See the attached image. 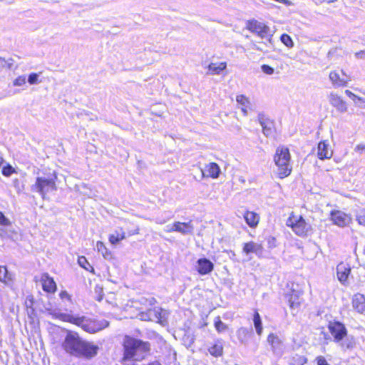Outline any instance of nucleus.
<instances>
[{
    "label": "nucleus",
    "mask_w": 365,
    "mask_h": 365,
    "mask_svg": "<svg viewBox=\"0 0 365 365\" xmlns=\"http://www.w3.org/2000/svg\"><path fill=\"white\" fill-rule=\"evenodd\" d=\"M259 123L264 135L267 137H272L274 133V123L269 119H262Z\"/></svg>",
    "instance_id": "23"
},
{
    "label": "nucleus",
    "mask_w": 365,
    "mask_h": 365,
    "mask_svg": "<svg viewBox=\"0 0 365 365\" xmlns=\"http://www.w3.org/2000/svg\"><path fill=\"white\" fill-rule=\"evenodd\" d=\"M247 29L252 33L256 34L259 37L271 41L272 34L270 29L263 22L255 19L250 20L247 24Z\"/></svg>",
    "instance_id": "7"
},
{
    "label": "nucleus",
    "mask_w": 365,
    "mask_h": 365,
    "mask_svg": "<svg viewBox=\"0 0 365 365\" xmlns=\"http://www.w3.org/2000/svg\"><path fill=\"white\" fill-rule=\"evenodd\" d=\"M223 347L220 344H215L209 349L210 354L215 357L220 356L222 354Z\"/></svg>",
    "instance_id": "31"
},
{
    "label": "nucleus",
    "mask_w": 365,
    "mask_h": 365,
    "mask_svg": "<svg viewBox=\"0 0 365 365\" xmlns=\"http://www.w3.org/2000/svg\"><path fill=\"white\" fill-rule=\"evenodd\" d=\"M286 225L291 228L292 232L299 236L305 237L311 231V225L299 214L292 212L286 221Z\"/></svg>",
    "instance_id": "6"
},
{
    "label": "nucleus",
    "mask_w": 365,
    "mask_h": 365,
    "mask_svg": "<svg viewBox=\"0 0 365 365\" xmlns=\"http://www.w3.org/2000/svg\"><path fill=\"white\" fill-rule=\"evenodd\" d=\"M13 86L16 87L24 86L26 83V77L25 75H20L13 81Z\"/></svg>",
    "instance_id": "36"
},
{
    "label": "nucleus",
    "mask_w": 365,
    "mask_h": 365,
    "mask_svg": "<svg viewBox=\"0 0 365 365\" xmlns=\"http://www.w3.org/2000/svg\"><path fill=\"white\" fill-rule=\"evenodd\" d=\"M155 222H156V223H158V224H160V225L164 224V223L165 222V220H160V219H158H158H156V221H155Z\"/></svg>",
    "instance_id": "51"
},
{
    "label": "nucleus",
    "mask_w": 365,
    "mask_h": 365,
    "mask_svg": "<svg viewBox=\"0 0 365 365\" xmlns=\"http://www.w3.org/2000/svg\"><path fill=\"white\" fill-rule=\"evenodd\" d=\"M221 173V169L216 163H210L205 167V170H202V175L203 178H212L217 179Z\"/></svg>",
    "instance_id": "16"
},
{
    "label": "nucleus",
    "mask_w": 365,
    "mask_h": 365,
    "mask_svg": "<svg viewBox=\"0 0 365 365\" xmlns=\"http://www.w3.org/2000/svg\"><path fill=\"white\" fill-rule=\"evenodd\" d=\"M4 163V158L1 155V154L0 153V167L3 165Z\"/></svg>",
    "instance_id": "52"
},
{
    "label": "nucleus",
    "mask_w": 365,
    "mask_h": 365,
    "mask_svg": "<svg viewBox=\"0 0 365 365\" xmlns=\"http://www.w3.org/2000/svg\"><path fill=\"white\" fill-rule=\"evenodd\" d=\"M250 331L249 329H247V328H245V327H241L237 330V335L239 340L242 343H245L247 341V336L250 334Z\"/></svg>",
    "instance_id": "30"
},
{
    "label": "nucleus",
    "mask_w": 365,
    "mask_h": 365,
    "mask_svg": "<svg viewBox=\"0 0 365 365\" xmlns=\"http://www.w3.org/2000/svg\"><path fill=\"white\" fill-rule=\"evenodd\" d=\"M331 220L332 222L341 227L348 226L351 222V217L340 210H335L331 212Z\"/></svg>",
    "instance_id": "10"
},
{
    "label": "nucleus",
    "mask_w": 365,
    "mask_h": 365,
    "mask_svg": "<svg viewBox=\"0 0 365 365\" xmlns=\"http://www.w3.org/2000/svg\"><path fill=\"white\" fill-rule=\"evenodd\" d=\"M307 360L304 356H297V358L293 357L292 359V365H304L306 363Z\"/></svg>",
    "instance_id": "39"
},
{
    "label": "nucleus",
    "mask_w": 365,
    "mask_h": 365,
    "mask_svg": "<svg viewBox=\"0 0 365 365\" xmlns=\"http://www.w3.org/2000/svg\"><path fill=\"white\" fill-rule=\"evenodd\" d=\"M63 350L77 357L91 358L97 354L98 347L91 342L83 340L76 332L66 331L62 342Z\"/></svg>",
    "instance_id": "1"
},
{
    "label": "nucleus",
    "mask_w": 365,
    "mask_h": 365,
    "mask_svg": "<svg viewBox=\"0 0 365 365\" xmlns=\"http://www.w3.org/2000/svg\"><path fill=\"white\" fill-rule=\"evenodd\" d=\"M356 220L359 224L365 226V210L359 212L356 216Z\"/></svg>",
    "instance_id": "40"
},
{
    "label": "nucleus",
    "mask_w": 365,
    "mask_h": 365,
    "mask_svg": "<svg viewBox=\"0 0 365 365\" xmlns=\"http://www.w3.org/2000/svg\"><path fill=\"white\" fill-rule=\"evenodd\" d=\"M174 227H175V222L173 225H167L165 228V231L167 232H175V230H174Z\"/></svg>",
    "instance_id": "45"
},
{
    "label": "nucleus",
    "mask_w": 365,
    "mask_h": 365,
    "mask_svg": "<svg viewBox=\"0 0 365 365\" xmlns=\"http://www.w3.org/2000/svg\"><path fill=\"white\" fill-rule=\"evenodd\" d=\"M76 187H77V190L81 192V187H83L85 188L86 187V185H76Z\"/></svg>",
    "instance_id": "50"
},
{
    "label": "nucleus",
    "mask_w": 365,
    "mask_h": 365,
    "mask_svg": "<svg viewBox=\"0 0 365 365\" xmlns=\"http://www.w3.org/2000/svg\"><path fill=\"white\" fill-rule=\"evenodd\" d=\"M41 73H31L28 76V83L29 85H38L41 83L40 79Z\"/></svg>",
    "instance_id": "29"
},
{
    "label": "nucleus",
    "mask_w": 365,
    "mask_h": 365,
    "mask_svg": "<svg viewBox=\"0 0 365 365\" xmlns=\"http://www.w3.org/2000/svg\"><path fill=\"white\" fill-rule=\"evenodd\" d=\"M215 327L219 333L227 329V326L221 321L220 317H216L215 319Z\"/></svg>",
    "instance_id": "34"
},
{
    "label": "nucleus",
    "mask_w": 365,
    "mask_h": 365,
    "mask_svg": "<svg viewBox=\"0 0 365 365\" xmlns=\"http://www.w3.org/2000/svg\"><path fill=\"white\" fill-rule=\"evenodd\" d=\"M16 171H15V169L9 164H7L6 165H4L3 168H2V175L6 176V177H9L10 175H11L13 173H14Z\"/></svg>",
    "instance_id": "38"
},
{
    "label": "nucleus",
    "mask_w": 365,
    "mask_h": 365,
    "mask_svg": "<svg viewBox=\"0 0 365 365\" xmlns=\"http://www.w3.org/2000/svg\"><path fill=\"white\" fill-rule=\"evenodd\" d=\"M174 230H175V232H180L182 235H190L192 233L194 227L191 222H175Z\"/></svg>",
    "instance_id": "21"
},
{
    "label": "nucleus",
    "mask_w": 365,
    "mask_h": 365,
    "mask_svg": "<svg viewBox=\"0 0 365 365\" xmlns=\"http://www.w3.org/2000/svg\"><path fill=\"white\" fill-rule=\"evenodd\" d=\"M268 343L272 346V351L277 355H282L284 350V345L281 339L274 334H270L267 337Z\"/></svg>",
    "instance_id": "17"
},
{
    "label": "nucleus",
    "mask_w": 365,
    "mask_h": 365,
    "mask_svg": "<svg viewBox=\"0 0 365 365\" xmlns=\"http://www.w3.org/2000/svg\"><path fill=\"white\" fill-rule=\"evenodd\" d=\"M140 302L143 304H146V302H148V299L145 298H141Z\"/></svg>",
    "instance_id": "54"
},
{
    "label": "nucleus",
    "mask_w": 365,
    "mask_h": 365,
    "mask_svg": "<svg viewBox=\"0 0 365 365\" xmlns=\"http://www.w3.org/2000/svg\"><path fill=\"white\" fill-rule=\"evenodd\" d=\"M352 307L357 312L365 314V296L355 294L352 298Z\"/></svg>",
    "instance_id": "19"
},
{
    "label": "nucleus",
    "mask_w": 365,
    "mask_h": 365,
    "mask_svg": "<svg viewBox=\"0 0 365 365\" xmlns=\"http://www.w3.org/2000/svg\"><path fill=\"white\" fill-rule=\"evenodd\" d=\"M351 273L350 265L344 262L339 263L336 267V275L339 281L343 284H346L348 277Z\"/></svg>",
    "instance_id": "14"
},
{
    "label": "nucleus",
    "mask_w": 365,
    "mask_h": 365,
    "mask_svg": "<svg viewBox=\"0 0 365 365\" xmlns=\"http://www.w3.org/2000/svg\"><path fill=\"white\" fill-rule=\"evenodd\" d=\"M96 249L97 251L101 253L103 257L106 259H110L112 257L111 252L108 250V248L106 247L105 244L101 241H98L96 243Z\"/></svg>",
    "instance_id": "27"
},
{
    "label": "nucleus",
    "mask_w": 365,
    "mask_h": 365,
    "mask_svg": "<svg viewBox=\"0 0 365 365\" xmlns=\"http://www.w3.org/2000/svg\"><path fill=\"white\" fill-rule=\"evenodd\" d=\"M275 240V239L274 237H270L268 240V243L269 244H272V242H274Z\"/></svg>",
    "instance_id": "53"
},
{
    "label": "nucleus",
    "mask_w": 365,
    "mask_h": 365,
    "mask_svg": "<svg viewBox=\"0 0 365 365\" xmlns=\"http://www.w3.org/2000/svg\"><path fill=\"white\" fill-rule=\"evenodd\" d=\"M356 106L365 108V101L361 98V101H357V103H355Z\"/></svg>",
    "instance_id": "49"
},
{
    "label": "nucleus",
    "mask_w": 365,
    "mask_h": 365,
    "mask_svg": "<svg viewBox=\"0 0 365 365\" xmlns=\"http://www.w3.org/2000/svg\"><path fill=\"white\" fill-rule=\"evenodd\" d=\"M355 56L357 58H360V59L365 58V50L356 53Z\"/></svg>",
    "instance_id": "48"
},
{
    "label": "nucleus",
    "mask_w": 365,
    "mask_h": 365,
    "mask_svg": "<svg viewBox=\"0 0 365 365\" xmlns=\"http://www.w3.org/2000/svg\"><path fill=\"white\" fill-rule=\"evenodd\" d=\"M264 247L262 244L250 241L244 244L242 252L248 255L251 253L255 254L258 257L262 256Z\"/></svg>",
    "instance_id": "12"
},
{
    "label": "nucleus",
    "mask_w": 365,
    "mask_h": 365,
    "mask_svg": "<svg viewBox=\"0 0 365 365\" xmlns=\"http://www.w3.org/2000/svg\"><path fill=\"white\" fill-rule=\"evenodd\" d=\"M195 269L201 275L210 274L214 269L213 263L206 258L199 259L195 265Z\"/></svg>",
    "instance_id": "13"
},
{
    "label": "nucleus",
    "mask_w": 365,
    "mask_h": 365,
    "mask_svg": "<svg viewBox=\"0 0 365 365\" xmlns=\"http://www.w3.org/2000/svg\"><path fill=\"white\" fill-rule=\"evenodd\" d=\"M302 298L300 297L299 294L297 292H292L288 299L289 305L292 311V312H297L302 303Z\"/></svg>",
    "instance_id": "20"
},
{
    "label": "nucleus",
    "mask_w": 365,
    "mask_h": 365,
    "mask_svg": "<svg viewBox=\"0 0 365 365\" xmlns=\"http://www.w3.org/2000/svg\"><path fill=\"white\" fill-rule=\"evenodd\" d=\"M226 68V62L211 63L207 67V73L212 75L220 74V72L224 71Z\"/></svg>",
    "instance_id": "25"
},
{
    "label": "nucleus",
    "mask_w": 365,
    "mask_h": 365,
    "mask_svg": "<svg viewBox=\"0 0 365 365\" xmlns=\"http://www.w3.org/2000/svg\"><path fill=\"white\" fill-rule=\"evenodd\" d=\"M40 281L43 291L49 293H53L56 292V284L53 279L47 273H44L41 275Z\"/></svg>",
    "instance_id": "18"
},
{
    "label": "nucleus",
    "mask_w": 365,
    "mask_h": 365,
    "mask_svg": "<svg viewBox=\"0 0 365 365\" xmlns=\"http://www.w3.org/2000/svg\"><path fill=\"white\" fill-rule=\"evenodd\" d=\"M345 93L350 98L352 99V101H354V103H357V101H361V97H359L357 96L356 95H355L354 93H353L351 91H350L349 90H346L345 91Z\"/></svg>",
    "instance_id": "43"
},
{
    "label": "nucleus",
    "mask_w": 365,
    "mask_h": 365,
    "mask_svg": "<svg viewBox=\"0 0 365 365\" xmlns=\"http://www.w3.org/2000/svg\"><path fill=\"white\" fill-rule=\"evenodd\" d=\"M0 281L7 285L12 281L11 275L8 272L6 267L0 266Z\"/></svg>",
    "instance_id": "28"
},
{
    "label": "nucleus",
    "mask_w": 365,
    "mask_h": 365,
    "mask_svg": "<svg viewBox=\"0 0 365 365\" xmlns=\"http://www.w3.org/2000/svg\"><path fill=\"white\" fill-rule=\"evenodd\" d=\"M125 238V232L123 228H119L109 235L108 240L111 245H117Z\"/></svg>",
    "instance_id": "24"
},
{
    "label": "nucleus",
    "mask_w": 365,
    "mask_h": 365,
    "mask_svg": "<svg viewBox=\"0 0 365 365\" xmlns=\"http://www.w3.org/2000/svg\"><path fill=\"white\" fill-rule=\"evenodd\" d=\"M56 176L54 178L38 177L33 187L43 198H45L47 192L51 190H56Z\"/></svg>",
    "instance_id": "8"
},
{
    "label": "nucleus",
    "mask_w": 365,
    "mask_h": 365,
    "mask_svg": "<svg viewBox=\"0 0 365 365\" xmlns=\"http://www.w3.org/2000/svg\"><path fill=\"white\" fill-rule=\"evenodd\" d=\"M364 253H365V248H364Z\"/></svg>",
    "instance_id": "56"
},
{
    "label": "nucleus",
    "mask_w": 365,
    "mask_h": 365,
    "mask_svg": "<svg viewBox=\"0 0 365 365\" xmlns=\"http://www.w3.org/2000/svg\"><path fill=\"white\" fill-rule=\"evenodd\" d=\"M290 160L291 155L287 148L279 147L277 148L274 162L277 167L276 173L279 178L283 179L291 174L292 168Z\"/></svg>",
    "instance_id": "5"
},
{
    "label": "nucleus",
    "mask_w": 365,
    "mask_h": 365,
    "mask_svg": "<svg viewBox=\"0 0 365 365\" xmlns=\"http://www.w3.org/2000/svg\"><path fill=\"white\" fill-rule=\"evenodd\" d=\"M280 40L288 48H292L294 46V42L288 34H282L280 37Z\"/></svg>",
    "instance_id": "37"
},
{
    "label": "nucleus",
    "mask_w": 365,
    "mask_h": 365,
    "mask_svg": "<svg viewBox=\"0 0 365 365\" xmlns=\"http://www.w3.org/2000/svg\"><path fill=\"white\" fill-rule=\"evenodd\" d=\"M158 310L153 309L148 310V317L144 316V314L141 315V319L143 320H158L159 317L158 316Z\"/></svg>",
    "instance_id": "33"
},
{
    "label": "nucleus",
    "mask_w": 365,
    "mask_h": 365,
    "mask_svg": "<svg viewBox=\"0 0 365 365\" xmlns=\"http://www.w3.org/2000/svg\"><path fill=\"white\" fill-rule=\"evenodd\" d=\"M59 296H60L61 299H70V298H71L70 295L66 291L61 292L60 294H59Z\"/></svg>",
    "instance_id": "47"
},
{
    "label": "nucleus",
    "mask_w": 365,
    "mask_h": 365,
    "mask_svg": "<svg viewBox=\"0 0 365 365\" xmlns=\"http://www.w3.org/2000/svg\"><path fill=\"white\" fill-rule=\"evenodd\" d=\"M317 365H329L327 360L323 356H319L317 358Z\"/></svg>",
    "instance_id": "44"
},
{
    "label": "nucleus",
    "mask_w": 365,
    "mask_h": 365,
    "mask_svg": "<svg viewBox=\"0 0 365 365\" xmlns=\"http://www.w3.org/2000/svg\"><path fill=\"white\" fill-rule=\"evenodd\" d=\"M78 262L79 265L84 268L85 269L91 272H93V268L92 266L89 264V262L87 261L86 258L85 257H80L78 259Z\"/></svg>",
    "instance_id": "35"
},
{
    "label": "nucleus",
    "mask_w": 365,
    "mask_h": 365,
    "mask_svg": "<svg viewBox=\"0 0 365 365\" xmlns=\"http://www.w3.org/2000/svg\"><path fill=\"white\" fill-rule=\"evenodd\" d=\"M236 101L240 106V108L244 115H247L248 109L250 107V101L249 98L244 95H239L237 96Z\"/></svg>",
    "instance_id": "26"
},
{
    "label": "nucleus",
    "mask_w": 365,
    "mask_h": 365,
    "mask_svg": "<svg viewBox=\"0 0 365 365\" xmlns=\"http://www.w3.org/2000/svg\"><path fill=\"white\" fill-rule=\"evenodd\" d=\"M10 220L5 217L2 212L0 211V225L3 226H8L10 225Z\"/></svg>",
    "instance_id": "42"
},
{
    "label": "nucleus",
    "mask_w": 365,
    "mask_h": 365,
    "mask_svg": "<svg viewBox=\"0 0 365 365\" xmlns=\"http://www.w3.org/2000/svg\"><path fill=\"white\" fill-rule=\"evenodd\" d=\"M48 314L54 319H58L63 322L73 324L80 327L84 331L89 333H96L107 327L109 324L106 320L96 321L86 317L73 315L69 313H62L55 309H46Z\"/></svg>",
    "instance_id": "2"
},
{
    "label": "nucleus",
    "mask_w": 365,
    "mask_h": 365,
    "mask_svg": "<svg viewBox=\"0 0 365 365\" xmlns=\"http://www.w3.org/2000/svg\"><path fill=\"white\" fill-rule=\"evenodd\" d=\"M329 78L334 88L345 87L350 81L349 77L343 71H332L329 73Z\"/></svg>",
    "instance_id": "9"
},
{
    "label": "nucleus",
    "mask_w": 365,
    "mask_h": 365,
    "mask_svg": "<svg viewBox=\"0 0 365 365\" xmlns=\"http://www.w3.org/2000/svg\"><path fill=\"white\" fill-rule=\"evenodd\" d=\"M244 219L250 227H256L259 224L260 217L259 214L252 211H246L244 214Z\"/></svg>",
    "instance_id": "22"
},
{
    "label": "nucleus",
    "mask_w": 365,
    "mask_h": 365,
    "mask_svg": "<svg viewBox=\"0 0 365 365\" xmlns=\"http://www.w3.org/2000/svg\"><path fill=\"white\" fill-rule=\"evenodd\" d=\"M317 149V156L320 160L330 159L333 155V150L327 140L320 141Z\"/></svg>",
    "instance_id": "15"
},
{
    "label": "nucleus",
    "mask_w": 365,
    "mask_h": 365,
    "mask_svg": "<svg viewBox=\"0 0 365 365\" xmlns=\"http://www.w3.org/2000/svg\"><path fill=\"white\" fill-rule=\"evenodd\" d=\"M153 301H154V299L153 298H151L150 300H149V304H152L153 303Z\"/></svg>",
    "instance_id": "55"
},
{
    "label": "nucleus",
    "mask_w": 365,
    "mask_h": 365,
    "mask_svg": "<svg viewBox=\"0 0 365 365\" xmlns=\"http://www.w3.org/2000/svg\"><path fill=\"white\" fill-rule=\"evenodd\" d=\"M123 345L124 359L142 360L150 349L149 343L131 337H125Z\"/></svg>",
    "instance_id": "3"
},
{
    "label": "nucleus",
    "mask_w": 365,
    "mask_h": 365,
    "mask_svg": "<svg viewBox=\"0 0 365 365\" xmlns=\"http://www.w3.org/2000/svg\"><path fill=\"white\" fill-rule=\"evenodd\" d=\"M365 150V145H358L356 146V148H354V150L356 152V153H361V152L363 150Z\"/></svg>",
    "instance_id": "46"
},
{
    "label": "nucleus",
    "mask_w": 365,
    "mask_h": 365,
    "mask_svg": "<svg viewBox=\"0 0 365 365\" xmlns=\"http://www.w3.org/2000/svg\"><path fill=\"white\" fill-rule=\"evenodd\" d=\"M261 69L264 73L267 74V75H272L274 71V70L272 67H271L268 65H266V64H263L261 66Z\"/></svg>",
    "instance_id": "41"
},
{
    "label": "nucleus",
    "mask_w": 365,
    "mask_h": 365,
    "mask_svg": "<svg viewBox=\"0 0 365 365\" xmlns=\"http://www.w3.org/2000/svg\"><path fill=\"white\" fill-rule=\"evenodd\" d=\"M328 329L334 341L339 344L342 349L347 350L354 348L355 339L352 336H347V329L344 324L336 321L329 322Z\"/></svg>",
    "instance_id": "4"
},
{
    "label": "nucleus",
    "mask_w": 365,
    "mask_h": 365,
    "mask_svg": "<svg viewBox=\"0 0 365 365\" xmlns=\"http://www.w3.org/2000/svg\"><path fill=\"white\" fill-rule=\"evenodd\" d=\"M254 325L256 329V331L257 334L261 335L262 332V321L260 319V316L258 312H255L254 314Z\"/></svg>",
    "instance_id": "32"
},
{
    "label": "nucleus",
    "mask_w": 365,
    "mask_h": 365,
    "mask_svg": "<svg viewBox=\"0 0 365 365\" xmlns=\"http://www.w3.org/2000/svg\"><path fill=\"white\" fill-rule=\"evenodd\" d=\"M329 103L339 113L347 111V104L337 93L331 92L328 96Z\"/></svg>",
    "instance_id": "11"
}]
</instances>
